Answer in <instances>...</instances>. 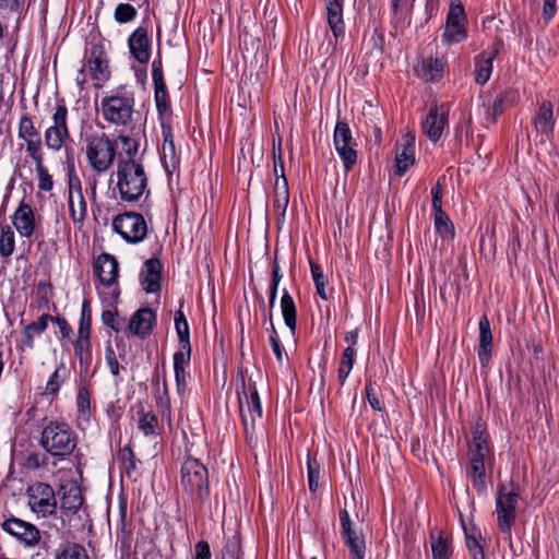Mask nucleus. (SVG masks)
Wrapping results in <instances>:
<instances>
[{
  "mask_svg": "<svg viewBox=\"0 0 559 559\" xmlns=\"http://www.w3.org/2000/svg\"><path fill=\"white\" fill-rule=\"evenodd\" d=\"M139 420L138 428L145 435L151 436L156 432L157 417L152 412H144L143 409L138 412Z\"/></svg>",
  "mask_w": 559,
  "mask_h": 559,
  "instance_id": "41",
  "label": "nucleus"
},
{
  "mask_svg": "<svg viewBox=\"0 0 559 559\" xmlns=\"http://www.w3.org/2000/svg\"><path fill=\"white\" fill-rule=\"evenodd\" d=\"M106 361L112 376L118 377L120 365L116 358L114 349L109 346L106 348Z\"/></svg>",
  "mask_w": 559,
  "mask_h": 559,
  "instance_id": "62",
  "label": "nucleus"
},
{
  "mask_svg": "<svg viewBox=\"0 0 559 559\" xmlns=\"http://www.w3.org/2000/svg\"><path fill=\"white\" fill-rule=\"evenodd\" d=\"M49 320H53V317L43 314L36 321L26 325L23 331V345L32 349L34 347V336L43 333L47 329Z\"/></svg>",
  "mask_w": 559,
  "mask_h": 559,
  "instance_id": "34",
  "label": "nucleus"
},
{
  "mask_svg": "<svg viewBox=\"0 0 559 559\" xmlns=\"http://www.w3.org/2000/svg\"><path fill=\"white\" fill-rule=\"evenodd\" d=\"M37 179H38V189L45 192H49L52 190L53 180L49 175L48 169L46 168L44 163H38L35 165Z\"/></svg>",
  "mask_w": 559,
  "mask_h": 559,
  "instance_id": "48",
  "label": "nucleus"
},
{
  "mask_svg": "<svg viewBox=\"0 0 559 559\" xmlns=\"http://www.w3.org/2000/svg\"><path fill=\"white\" fill-rule=\"evenodd\" d=\"M165 392H160L159 388H157L156 392V406L164 415L165 413L170 415V397L167 388V381L164 379Z\"/></svg>",
  "mask_w": 559,
  "mask_h": 559,
  "instance_id": "55",
  "label": "nucleus"
},
{
  "mask_svg": "<svg viewBox=\"0 0 559 559\" xmlns=\"http://www.w3.org/2000/svg\"><path fill=\"white\" fill-rule=\"evenodd\" d=\"M94 272L104 286H111L118 277V261L108 253H102L94 262Z\"/></svg>",
  "mask_w": 559,
  "mask_h": 559,
  "instance_id": "22",
  "label": "nucleus"
},
{
  "mask_svg": "<svg viewBox=\"0 0 559 559\" xmlns=\"http://www.w3.org/2000/svg\"><path fill=\"white\" fill-rule=\"evenodd\" d=\"M61 370H66V367L62 362L56 368V370L53 371V373L50 376L49 380L46 383L45 391L47 394H55L59 391L63 382V377H61L60 374Z\"/></svg>",
  "mask_w": 559,
  "mask_h": 559,
  "instance_id": "52",
  "label": "nucleus"
},
{
  "mask_svg": "<svg viewBox=\"0 0 559 559\" xmlns=\"http://www.w3.org/2000/svg\"><path fill=\"white\" fill-rule=\"evenodd\" d=\"M326 22L335 39L343 37L345 23L343 19V0H325Z\"/></svg>",
  "mask_w": 559,
  "mask_h": 559,
  "instance_id": "26",
  "label": "nucleus"
},
{
  "mask_svg": "<svg viewBox=\"0 0 559 559\" xmlns=\"http://www.w3.org/2000/svg\"><path fill=\"white\" fill-rule=\"evenodd\" d=\"M507 93L506 94H500L498 95L492 105L487 109V121H489L490 123H495L496 120H497V117L499 115H501V112L503 111V102L507 97Z\"/></svg>",
  "mask_w": 559,
  "mask_h": 559,
  "instance_id": "56",
  "label": "nucleus"
},
{
  "mask_svg": "<svg viewBox=\"0 0 559 559\" xmlns=\"http://www.w3.org/2000/svg\"><path fill=\"white\" fill-rule=\"evenodd\" d=\"M76 406L80 413L85 414L90 411V393L84 386L79 389Z\"/></svg>",
  "mask_w": 559,
  "mask_h": 559,
  "instance_id": "58",
  "label": "nucleus"
},
{
  "mask_svg": "<svg viewBox=\"0 0 559 559\" xmlns=\"http://www.w3.org/2000/svg\"><path fill=\"white\" fill-rule=\"evenodd\" d=\"M87 70L93 80L97 82H105L109 79L107 62L103 59L102 51L97 47L91 50V56L87 60Z\"/></svg>",
  "mask_w": 559,
  "mask_h": 559,
  "instance_id": "33",
  "label": "nucleus"
},
{
  "mask_svg": "<svg viewBox=\"0 0 559 559\" xmlns=\"http://www.w3.org/2000/svg\"><path fill=\"white\" fill-rule=\"evenodd\" d=\"M39 444L52 457L62 461L75 450L78 437L68 424L51 420L43 428Z\"/></svg>",
  "mask_w": 559,
  "mask_h": 559,
  "instance_id": "2",
  "label": "nucleus"
},
{
  "mask_svg": "<svg viewBox=\"0 0 559 559\" xmlns=\"http://www.w3.org/2000/svg\"><path fill=\"white\" fill-rule=\"evenodd\" d=\"M114 142L117 144V164L142 162L138 157L140 143L136 139L121 134Z\"/></svg>",
  "mask_w": 559,
  "mask_h": 559,
  "instance_id": "25",
  "label": "nucleus"
},
{
  "mask_svg": "<svg viewBox=\"0 0 559 559\" xmlns=\"http://www.w3.org/2000/svg\"><path fill=\"white\" fill-rule=\"evenodd\" d=\"M479 345L477 349L480 365L486 367L491 358L492 350V333L490 322L487 316L479 319Z\"/></svg>",
  "mask_w": 559,
  "mask_h": 559,
  "instance_id": "28",
  "label": "nucleus"
},
{
  "mask_svg": "<svg viewBox=\"0 0 559 559\" xmlns=\"http://www.w3.org/2000/svg\"><path fill=\"white\" fill-rule=\"evenodd\" d=\"M91 325H92V311L90 307V301L84 299L82 304L81 318L79 321V333H90L91 334Z\"/></svg>",
  "mask_w": 559,
  "mask_h": 559,
  "instance_id": "50",
  "label": "nucleus"
},
{
  "mask_svg": "<svg viewBox=\"0 0 559 559\" xmlns=\"http://www.w3.org/2000/svg\"><path fill=\"white\" fill-rule=\"evenodd\" d=\"M307 472H308L309 489L311 492H314L318 489L320 468H319V464H318L316 457H312L310 454H308V460H307Z\"/></svg>",
  "mask_w": 559,
  "mask_h": 559,
  "instance_id": "49",
  "label": "nucleus"
},
{
  "mask_svg": "<svg viewBox=\"0 0 559 559\" xmlns=\"http://www.w3.org/2000/svg\"><path fill=\"white\" fill-rule=\"evenodd\" d=\"M15 250V235L11 226L0 223V255L9 259Z\"/></svg>",
  "mask_w": 559,
  "mask_h": 559,
  "instance_id": "39",
  "label": "nucleus"
},
{
  "mask_svg": "<svg viewBox=\"0 0 559 559\" xmlns=\"http://www.w3.org/2000/svg\"><path fill=\"white\" fill-rule=\"evenodd\" d=\"M180 484L191 501L203 502L209 498L207 468L198 459L188 457L183 462Z\"/></svg>",
  "mask_w": 559,
  "mask_h": 559,
  "instance_id": "6",
  "label": "nucleus"
},
{
  "mask_svg": "<svg viewBox=\"0 0 559 559\" xmlns=\"http://www.w3.org/2000/svg\"><path fill=\"white\" fill-rule=\"evenodd\" d=\"M174 319L179 344H191L189 324L185 313L181 310H178L176 311Z\"/></svg>",
  "mask_w": 559,
  "mask_h": 559,
  "instance_id": "43",
  "label": "nucleus"
},
{
  "mask_svg": "<svg viewBox=\"0 0 559 559\" xmlns=\"http://www.w3.org/2000/svg\"><path fill=\"white\" fill-rule=\"evenodd\" d=\"M112 227L115 231L130 243H139L147 235L145 218L135 212H126L117 215L112 221Z\"/></svg>",
  "mask_w": 559,
  "mask_h": 559,
  "instance_id": "9",
  "label": "nucleus"
},
{
  "mask_svg": "<svg viewBox=\"0 0 559 559\" xmlns=\"http://www.w3.org/2000/svg\"><path fill=\"white\" fill-rule=\"evenodd\" d=\"M281 280H282V274L280 273V265L277 263V260L275 259L274 263H273V267H272V283L270 286V298H269V304H270L271 308L274 307V305H275V300H276V296H277V287H278Z\"/></svg>",
  "mask_w": 559,
  "mask_h": 559,
  "instance_id": "53",
  "label": "nucleus"
},
{
  "mask_svg": "<svg viewBox=\"0 0 559 559\" xmlns=\"http://www.w3.org/2000/svg\"><path fill=\"white\" fill-rule=\"evenodd\" d=\"M415 163V136L407 134L402 143L396 145L395 167L396 173L402 176Z\"/></svg>",
  "mask_w": 559,
  "mask_h": 559,
  "instance_id": "24",
  "label": "nucleus"
},
{
  "mask_svg": "<svg viewBox=\"0 0 559 559\" xmlns=\"http://www.w3.org/2000/svg\"><path fill=\"white\" fill-rule=\"evenodd\" d=\"M444 63L438 58L423 59L415 67L416 73L426 82H435L442 78Z\"/></svg>",
  "mask_w": 559,
  "mask_h": 559,
  "instance_id": "32",
  "label": "nucleus"
},
{
  "mask_svg": "<svg viewBox=\"0 0 559 559\" xmlns=\"http://www.w3.org/2000/svg\"><path fill=\"white\" fill-rule=\"evenodd\" d=\"M103 118L116 126H128L134 114V95L124 88H117L102 98Z\"/></svg>",
  "mask_w": 559,
  "mask_h": 559,
  "instance_id": "4",
  "label": "nucleus"
},
{
  "mask_svg": "<svg viewBox=\"0 0 559 559\" xmlns=\"http://www.w3.org/2000/svg\"><path fill=\"white\" fill-rule=\"evenodd\" d=\"M155 102L157 110L160 115L167 114L170 109L169 98L166 86L154 87Z\"/></svg>",
  "mask_w": 559,
  "mask_h": 559,
  "instance_id": "54",
  "label": "nucleus"
},
{
  "mask_svg": "<svg viewBox=\"0 0 559 559\" xmlns=\"http://www.w3.org/2000/svg\"><path fill=\"white\" fill-rule=\"evenodd\" d=\"M242 392L238 391L239 407L241 420L245 427V433L248 441L251 443L255 429V418H262V406L255 383L249 379L248 391H246V382L241 376Z\"/></svg>",
  "mask_w": 559,
  "mask_h": 559,
  "instance_id": "8",
  "label": "nucleus"
},
{
  "mask_svg": "<svg viewBox=\"0 0 559 559\" xmlns=\"http://www.w3.org/2000/svg\"><path fill=\"white\" fill-rule=\"evenodd\" d=\"M466 546L474 559H485L484 550L479 542L468 534H466Z\"/></svg>",
  "mask_w": 559,
  "mask_h": 559,
  "instance_id": "59",
  "label": "nucleus"
},
{
  "mask_svg": "<svg viewBox=\"0 0 559 559\" xmlns=\"http://www.w3.org/2000/svg\"><path fill=\"white\" fill-rule=\"evenodd\" d=\"M74 355L79 359L81 371L86 372L92 362V343L90 333H79L73 343Z\"/></svg>",
  "mask_w": 559,
  "mask_h": 559,
  "instance_id": "30",
  "label": "nucleus"
},
{
  "mask_svg": "<svg viewBox=\"0 0 559 559\" xmlns=\"http://www.w3.org/2000/svg\"><path fill=\"white\" fill-rule=\"evenodd\" d=\"M449 109L444 104L432 105L421 122L424 133L432 142H437L448 124Z\"/></svg>",
  "mask_w": 559,
  "mask_h": 559,
  "instance_id": "16",
  "label": "nucleus"
},
{
  "mask_svg": "<svg viewBox=\"0 0 559 559\" xmlns=\"http://www.w3.org/2000/svg\"><path fill=\"white\" fill-rule=\"evenodd\" d=\"M281 310L286 326L294 334L296 331V306L293 297L286 289H284L283 296L281 298Z\"/></svg>",
  "mask_w": 559,
  "mask_h": 559,
  "instance_id": "38",
  "label": "nucleus"
},
{
  "mask_svg": "<svg viewBox=\"0 0 559 559\" xmlns=\"http://www.w3.org/2000/svg\"><path fill=\"white\" fill-rule=\"evenodd\" d=\"M366 393H367V400H368L370 406L372 407V409L378 411V412L382 411L381 402H380L378 395L376 394V392L373 391L372 383L370 381L366 385Z\"/></svg>",
  "mask_w": 559,
  "mask_h": 559,
  "instance_id": "63",
  "label": "nucleus"
},
{
  "mask_svg": "<svg viewBox=\"0 0 559 559\" xmlns=\"http://www.w3.org/2000/svg\"><path fill=\"white\" fill-rule=\"evenodd\" d=\"M433 225L437 234L443 240H452L455 236L454 225L449 218L448 214L442 211H437L433 214Z\"/></svg>",
  "mask_w": 559,
  "mask_h": 559,
  "instance_id": "36",
  "label": "nucleus"
},
{
  "mask_svg": "<svg viewBox=\"0 0 559 559\" xmlns=\"http://www.w3.org/2000/svg\"><path fill=\"white\" fill-rule=\"evenodd\" d=\"M520 499V485L511 480L498 486L496 497L497 523L506 539L512 547V526L516 520V507Z\"/></svg>",
  "mask_w": 559,
  "mask_h": 559,
  "instance_id": "3",
  "label": "nucleus"
},
{
  "mask_svg": "<svg viewBox=\"0 0 559 559\" xmlns=\"http://www.w3.org/2000/svg\"><path fill=\"white\" fill-rule=\"evenodd\" d=\"M128 46L132 57L142 64L151 57V41L145 27H138L129 37Z\"/></svg>",
  "mask_w": 559,
  "mask_h": 559,
  "instance_id": "18",
  "label": "nucleus"
},
{
  "mask_svg": "<svg viewBox=\"0 0 559 559\" xmlns=\"http://www.w3.org/2000/svg\"><path fill=\"white\" fill-rule=\"evenodd\" d=\"M40 136L39 131L34 126L33 120L27 115L21 117L19 122V138L23 141Z\"/></svg>",
  "mask_w": 559,
  "mask_h": 559,
  "instance_id": "44",
  "label": "nucleus"
},
{
  "mask_svg": "<svg viewBox=\"0 0 559 559\" xmlns=\"http://www.w3.org/2000/svg\"><path fill=\"white\" fill-rule=\"evenodd\" d=\"M221 559H241V544L237 535L228 537L222 548Z\"/></svg>",
  "mask_w": 559,
  "mask_h": 559,
  "instance_id": "42",
  "label": "nucleus"
},
{
  "mask_svg": "<svg viewBox=\"0 0 559 559\" xmlns=\"http://www.w3.org/2000/svg\"><path fill=\"white\" fill-rule=\"evenodd\" d=\"M68 206L74 224L82 225L87 213V204L82 192L80 178L72 170L68 179Z\"/></svg>",
  "mask_w": 559,
  "mask_h": 559,
  "instance_id": "14",
  "label": "nucleus"
},
{
  "mask_svg": "<svg viewBox=\"0 0 559 559\" xmlns=\"http://www.w3.org/2000/svg\"><path fill=\"white\" fill-rule=\"evenodd\" d=\"M1 528L25 547H35L41 539L40 531L36 525L15 516L5 519Z\"/></svg>",
  "mask_w": 559,
  "mask_h": 559,
  "instance_id": "13",
  "label": "nucleus"
},
{
  "mask_svg": "<svg viewBox=\"0 0 559 559\" xmlns=\"http://www.w3.org/2000/svg\"><path fill=\"white\" fill-rule=\"evenodd\" d=\"M534 126L537 132L549 136L554 132L555 119L552 104L549 100H544L534 119Z\"/></svg>",
  "mask_w": 559,
  "mask_h": 559,
  "instance_id": "31",
  "label": "nucleus"
},
{
  "mask_svg": "<svg viewBox=\"0 0 559 559\" xmlns=\"http://www.w3.org/2000/svg\"><path fill=\"white\" fill-rule=\"evenodd\" d=\"M26 145V153L32 158L34 164L44 163V150L41 136H36L24 141Z\"/></svg>",
  "mask_w": 559,
  "mask_h": 559,
  "instance_id": "45",
  "label": "nucleus"
},
{
  "mask_svg": "<svg viewBox=\"0 0 559 559\" xmlns=\"http://www.w3.org/2000/svg\"><path fill=\"white\" fill-rule=\"evenodd\" d=\"M102 321L106 326L111 328L114 331L119 332L122 326L117 319V313L106 310L102 313Z\"/></svg>",
  "mask_w": 559,
  "mask_h": 559,
  "instance_id": "60",
  "label": "nucleus"
},
{
  "mask_svg": "<svg viewBox=\"0 0 559 559\" xmlns=\"http://www.w3.org/2000/svg\"><path fill=\"white\" fill-rule=\"evenodd\" d=\"M85 156L92 170L106 174L117 159V144L105 133L86 139Z\"/></svg>",
  "mask_w": 559,
  "mask_h": 559,
  "instance_id": "5",
  "label": "nucleus"
},
{
  "mask_svg": "<svg viewBox=\"0 0 559 559\" xmlns=\"http://www.w3.org/2000/svg\"><path fill=\"white\" fill-rule=\"evenodd\" d=\"M55 559H90V556L83 545L66 542L57 549Z\"/></svg>",
  "mask_w": 559,
  "mask_h": 559,
  "instance_id": "35",
  "label": "nucleus"
},
{
  "mask_svg": "<svg viewBox=\"0 0 559 559\" xmlns=\"http://www.w3.org/2000/svg\"><path fill=\"white\" fill-rule=\"evenodd\" d=\"M51 119L52 124L50 128L70 131L68 126V108L63 102L57 104Z\"/></svg>",
  "mask_w": 559,
  "mask_h": 559,
  "instance_id": "46",
  "label": "nucleus"
},
{
  "mask_svg": "<svg viewBox=\"0 0 559 559\" xmlns=\"http://www.w3.org/2000/svg\"><path fill=\"white\" fill-rule=\"evenodd\" d=\"M432 559H450L452 555L451 538L443 531L432 528L430 532Z\"/></svg>",
  "mask_w": 559,
  "mask_h": 559,
  "instance_id": "29",
  "label": "nucleus"
},
{
  "mask_svg": "<svg viewBox=\"0 0 559 559\" xmlns=\"http://www.w3.org/2000/svg\"><path fill=\"white\" fill-rule=\"evenodd\" d=\"M503 46L501 39H497L490 49L483 51L475 59V81L479 85H484L490 79L492 72V62Z\"/></svg>",
  "mask_w": 559,
  "mask_h": 559,
  "instance_id": "17",
  "label": "nucleus"
},
{
  "mask_svg": "<svg viewBox=\"0 0 559 559\" xmlns=\"http://www.w3.org/2000/svg\"><path fill=\"white\" fill-rule=\"evenodd\" d=\"M116 189L123 202L136 203L141 198L150 194L148 178L142 162L116 165Z\"/></svg>",
  "mask_w": 559,
  "mask_h": 559,
  "instance_id": "1",
  "label": "nucleus"
},
{
  "mask_svg": "<svg viewBox=\"0 0 559 559\" xmlns=\"http://www.w3.org/2000/svg\"><path fill=\"white\" fill-rule=\"evenodd\" d=\"M59 495L61 509L67 515L69 513H76L84 502L81 487L73 480L61 484Z\"/></svg>",
  "mask_w": 559,
  "mask_h": 559,
  "instance_id": "19",
  "label": "nucleus"
},
{
  "mask_svg": "<svg viewBox=\"0 0 559 559\" xmlns=\"http://www.w3.org/2000/svg\"><path fill=\"white\" fill-rule=\"evenodd\" d=\"M163 264L157 258L144 262L140 273V282L146 293H157L160 289Z\"/></svg>",
  "mask_w": 559,
  "mask_h": 559,
  "instance_id": "20",
  "label": "nucleus"
},
{
  "mask_svg": "<svg viewBox=\"0 0 559 559\" xmlns=\"http://www.w3.org/2000/svg\"><path fill=\"white\" fill-rule=\"evenodd\" d=\"M155 322V312L151 308H141L132 314L128 326L133 335L144 338L151 334Z\"/></svg>",
  "mask_w": 559,
  "mask_h": 559,
  "instance_id": "21",
  "label": "nucleus"
},
{
  "mask_svg": "<svg viewBox=\"0 0 559 559\" xmlns=\"http://www.w3.org/2000/svg\"><path fill=\"white\" fill-rule=\"evenodd\" d=\"M12 224L21 237H32L36 227L32 206L22 202L12 215Z\"/></svg>",
  "mask_w": 559,
  "mask_h": 559,
  "instance_id": "23",
  "label": "nucleus"
},
{
  "mask_svg": "<svg viewBox=\"0 0 559 559\" xmlns=\"http://www.w3.org/2000/svg\"><path fill=\"white\" fill-rule=\"evenodd\" d=\"M174 370L177 391L179 394H182L186 391L188 373L186 368L182 367H174Z\"/></svg>",
  "mask_w": 559,
  "mask_h": 559,
  "instance_id": "61",
  "label": "nucleus"
},
{
  "mask_svg": "<svg viewBox=\"0 0 559 559\" xmlns=\"http://www.w3.org/2000/svg\"><path fill=\"white\" fill-rule=\"evenodd\" d=\"M281 166V178H276L273 190V204L275 213L285 217V213L289 203V189L288 182L284 173V164L280 163Z\"/></svg>",
  "mask_w": 559,
  "mask_h": 559,
  "instance_id": "27",
  "label": "nucleus"
},
{
  "mask_svg": "<svg viewBox=\"0 0 559 559\" xmlns=\"http://www.w3.org/2000/svg\"><path fill=\"white\" fill-rule=\"evenodd\" d=\"M490 455L487 435L478 427L473 432V442L469 445V463L467 477L471 479L473 487L481 492L486 487L485 460Z\"/></svg>",
  "mask_w": 559,
  "mask_h": 559,
  "instance_id": "7",
  "label": "nucleus"
},
{
  "mask_svg": "<svg viewBox=\"0 0 559 559\" xmlns=\"http://www.w3.org/2000/svg\"><path fill=\"white\" fill-rule=\"evenodd\" d=\"M26 496L31 510L37 515L47 518L56 512V493L50 485L35 483L27 488Z\"/></svg>",
  "mask_w": 559,
  "mask_h": 559,
  "instance_id": "10",
  "label": "nucleus"
},
{
  "mask_svg": "<svg viewBox=\"0 0 559 559\" xmlns=\"http://www.w3.org/2000/svg\"><path fill=\"white\" fill-rule=\"evenodd\" d=\"M467 37V16L461 2L452 1L447 13L442 38L447 44H457Z\"/></svg>",
  "mask_w": 559,
  "mask_h": 559,
  "instance_id": "11",
  "label": "nucleus"
},
{
  "mask_svg": "<svg viewBox=\"0 0 559 559\" xmlns=\"http://www.w3.org/2000/svg\"><path fill=\"white\" fill-rule=\"evenodd\" d=\"M341 536L349 548V559H364L366 544L361 534L353 528V522L346 509L340 511Z\"/></svg>",
  "mask_w": 559,
  "mask_h": 559,
  "instance_id": "15",
  "label": "nucleus"
},
{
  "mask_svg": "<svg viewBox=\"0 0 559 559\" xmlns=\"http://www.w3.org/2000/svg\"><path fill=\"white\" fill-rule=\"evenodd\" d=\"M356 356V349L353 346H347L341 357L340 367L337 370V379L341 385H343L350 373Z\"/></svg>",
  "mask_w": 559,
  "mask_h": 559,
  "instance_id": "40",
  "label": "nucleus"
},
{
  "mask_svg": "<svg viewBox=\"0 0 559 559\" xmlns=\"http://www.w3.org/2000/svg\"><path fill=\"white\" fill-rule=\"evenodd\" d=\"M191 344H179V350L174 355V367L186 368L190 364Z\"/></svg>",
  "mask_w": 559,
  "mask_h": 559,
  "instance_id": "51",
  "label": "nucleus"
},
{
  "mask_svg": "<svg viewBox=\"0 0 559 559\" xmlns=\"http://www.w3.org/2000/svg\"><path fill=\"white\" fill-rule=\"evenodd\" d=\"M70 139V131L48 127L44 134L46 147L52 152H59L67 140Z\"/></svg>",
  "mask_w": 559,
  "mask_h": 559,
  "instance_id": "37",
  "label": "nucleus"
},
{
  "mask_svg": "<svg viewBox=\"0 0 559 559\" xmlns=\"http://www.w3.org/2000/svg\"><path fill=\"white\" fill-rule=\"evenodd\" d=\"M333 144L344 164L345 170H352L357 163V151L355 148L356 142L353 139L352 130L347 122H336L333 134Z\"/></svg>",
  "mask_w": 559,
  "mask_h": 559,
  "instance_id": "12",
  "label": "nucleus"
},
{
  "mask_svg": "<svg viewBox=\"0 0 559 559\" xmlns=\"http://www.w3.org/2000/svg\"><path fill=\"white\" fill-rule=\"evenodd\" d=\"M138 15L136 9L130 3H119L114 12L115 20L118 23H129Z\"/></svg>",
  "mask_w": 559,
  "mask_h": 559,
  "instance_id": "47",
  "label": "nucleus"
},
{
  "mask_svg": "<svg viewBox=\"0 0 559 559\" xmlns=\"http://www.w3.org/2000/svg\"><path fill=\"white\" fill-rule=\"evenodd\" d=\"M152 79H153L154 87L166 86V83L164 81L163 66H162L160 59L154 60L152 63Z\"/></svg>",
  "mask_w": 559,
  "mask_h": 559,
  "instance_id": "57",
  "label": "nucleus"
},
{
  "mask_svg": "<svg viewBox=\"0 0 559 559\" xmlns=\"http://www.w3.org/2000/svg\"><path fill=\"white\" fill-rule=\"evenodd\" d=\"M195 558L194 559H211L210 545L205 540H200L195 544Z\"/></svg>",
  "mask_w": 559,
  "mask_h": 559,
  "instance_id": "64",
  "label": "nucleus"
}]
</instances>
